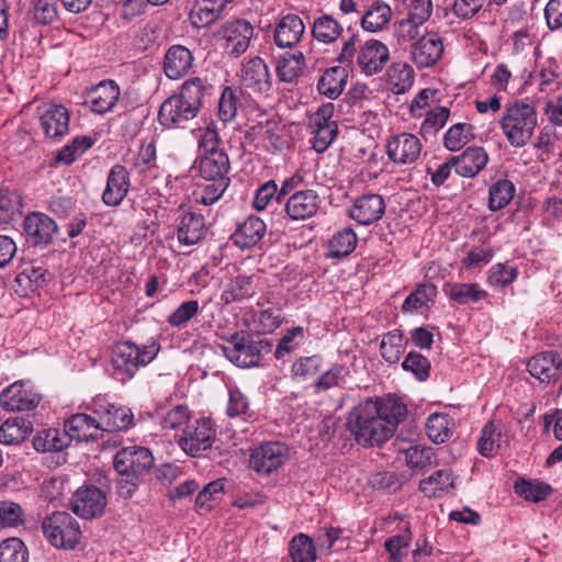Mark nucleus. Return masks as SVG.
<instances>
[{
	"mask_svg": "<svg viewBox=\"0 0 562 562\" xmlns=\"http://www.w3.org/2000/svg\"><path fill=\"white\" fill-rule=\"evenodd\" d=\"M406 414V405L395 396L370 398L349 413L347 426L359 445L379 446L394 435Z\"/></svg>",
	"mask_w": 562,
	"mask_h": 562,
	"instance_id": "obj_1",
	"label": "nucleus"
},
{
	"mask_svg": "<svg viewBox=\"0 0 562 562\" xmlns=\"http://www.w3.org/2000/svg\"><path fill=\"white\" fill-rule=\"evenodd\" d=\"M211 88L212 86L200 77L187 79L177 92L161 103L158 112L159 124L168 130L186 128L188 123L198 116Z\"/></svg>",
	"mask_w": 562,
	"mask_h": 562,
	"instance_id": "obj_2",
	"label": "nucleus"
},
{
	"mask_svg": "<svg viewBox=\"0 0 562 562\" xmlns=\"http://www.w3.org/2000/svg\"><path fill=\"white\" fill-rule=\"evenodd\" d=\"M499 125L513 147L521 148L526 146L538 125V113L535 104L528 99L508 103L505 106Z\"/></svg>",
	"mask_w": 562,
	"mask_h": 562,
	"instance_id": "obj_3",
	"label": "nucleus"
},
{
	"mask_svg": "<svg viewBox=\"0 0 562 562\" xmlns=\"http://www.w3.org/2000/svg\"><path fill=\"white\" fill-rule=\"evenodd\" d=\"M160 345L151 340L138 346L133 341L116 342L111 352V363L116 378L124 382L132 379L140 367L150 363L158 355Z\"/></svg>",
	"mask_w": 562,
	"mask_h": 562,
	"instance_id": "obj_4",
	"label": "nucleus"
},
{
	"mask_svg": "<svg viewBox=\"0 0 562 562\" xmlns=\"http://www.w3.org/2000/svg\"><path fill=\"white\" fill-rule=\"evenodd\" d=\"M225 358L238 368L247 369L259 366L261 352L271 350L267 339L255 340L247 331H237L220 346Z\"/></svg>",
	"mask_w": 562,
	"mask_h": 562,
	"instance_id": "obj_5",
	"label": "nucleus"
},
{
	"mask_svg": "<svg viewBox=\"0 0 562 562\" xmlns=\"http://www.w3.org/2000/svg\"><path fill=\"white\" fill-rule=\"evenodd\" d=\"M42 529L47 541L58 549H74L81 536L77 519L66 512H55L46 517Z\"/></svg>",
	"mask_w": 562,
	"mask_h": 562,
	"instance_id": "obj_6",
	"label": "nucleus"
},
{
	"mask_svg": "<svg viewBox=\"0 0 562 562\" xmlns=\"http://www.w3.org/2000/svg\"><path fill=\"white\" fill-rule=\"evenodd\" d=\"M241 91L255 98L270 95L273 85L272 75L266 61L259 57H251L243 61L239 70Z\"/></svg>",
	"mask_w": 562,
	"mask_h": 562,
	"instance_id": "obj_7",
	"label": "nucleus"
},
{
	"mask_svg": "<svg viewBox=\"0 0 562 562\" xmlns=\"http://www.w3.org/2000/svg\"><path fill=\"white\" fill-rule=\"evenodd\" d=\"M254 35V26L245 19L227 20L215 32V37L222 41V48L233 58L246 53Z\"/></svg>",
	"mask_w": 562,
	"mask_h": 562,
	"instance_id": "obj_8",
	"label": "nucleus"
},
{
	"mask_svg": "<svg viewBox=\"0 0 562 562\" xmlns=\"http://www.w3.org/2000/svg\"><path fill=\"white\" fill-rule=\"evenodd\" d=\"M335 105L331 102L317 108L308 117V128L313 135L312 146L317 153H324L338 135V124L333 120Z\"/></svg>",
	"mask_w": 562,
	"mask_h": 562,
	"instance_id": "obj_9",
	"label": "nucleus"
},
{
	"mask_svg": "<svg viewBox=\"0 0 562 562\" xmlns=\"http://www.w3.org/2000/svg\"><path fill=\"white\" fill-rule=\"evenodd\" d=\"M91 408L99 417L101 431H122L133 426L131 408L111 403L105 395L93 397Z\"/></svg>",
	"mask_w": 562,
	"mask_h": 562,
	"instance_id": "obj_10",
	"label": "nucleus"
},
{
	"mask_svg": "<svg viewBox=\"0 0 562 562\" xmlns=\"http://www.w3.org/2000/svg\"><path fill=\"white\" fill-rule=\"evenodd\" d=\"M216 430L210 418L196 419L183 429L179 437L178 445L191 457H199L210 449L215 440Z\"/></svg>",
	"mask_w": 562,
	"mask_h": 562,
	"instance_id": "obj_11",
	"label": "nucleus"
},
{
	"mask_svg": "<svg viewBox=\"0 0 562 562\" xmlns=\"http://www.w3.org/2000/svg\"><path fill=\"white\" fill-rule=\"evenodd\" d=\"M154 464V457L144 447H126L116 452L113 465L119 475L143 477Z\"/></svg>",
	"mask_w": 562,
	"mask_h": 562,
	"instance_id": "obj_12",
	"label": "nucleus"
},
{
	"mask_svg": "<svg viewBox=\"0 0 562 562\" xmlns=\"http://www.w3.org/2000/svg\"><path fill=\"white\" fill-rule=\"evenodd\" d=\"M289 458V448L280 441H267L250 453L249 465L259 474L277 471Z\"/></svg>",
	"mask_w": 562,
	"mask_h": 562,
	"instance_id": "obj_13",
	"label": "nucleus"
},
{
	"mask_svg": "<svg viewBox=\"0 0 562 562\" xmlns=\"http://www.w3.org/2000/svg\"><path fill=\"white\" fill-rule=\"evenodd\" d=\"M389 60V47L381 41L371 38L359 46L356 68L360 74L371 77L382 72Z\"/></svg>",
	"mask_w": 562,
	"mask_h": 562,
	"instance_id": "obj_14",
	"label": "nucleus"
},
{
	"mask_svg": "<svg viewBox=\"0 0 562 562\" xmlns=\"http://www.w3.org/2000/svg\"><path fill=\"white\" fill-rule=\"evenodd\" d=\"M106 503L105 493L101 488L88 485L76 491L70 505L77 516L83 519H93L104 513Z\"/></svg>",
	"mask_w": 562,
	"mask_h": 562,
	"instance_id": "obj_15",
	"label": "nucleus"
},
{
	"mask_svg": "<svg viewBox=\"0 0 562 562\" xmlns=\"http://www.w3.org/2000/svg\"><path fill=\"white\" fill-rule=\"evenodd\" d=\"M42 396L31 386L18 381L0 393V406L7 412H29L35 409Z\"/></svg>",
	"mask_w": 562,
	"mask_h": 562,
	"instance_id": "obj_16",
	"label": "nucleus"
},
{
	"mask_svg": "<svg viewBox=\"0 0 562 562\" xmlns=\"http://www.w3.org/2000/svg\"><path fill=\"white\" fill-rule=\"evenodd\" d=\"M385 209L386 204L382 195L366 193L353 200L348 215L359 225L369 226L382 218Z\"/></svg>",
	"mask_w": 562,
	"mask_h": 562,
	"instance_id": "obj_17",
	"label": "nucleus"
},
{
	"mask_svg": "<svg viewBox=\"0 0 562 562\" xmlns=\"http://www.w3.org/2000/svg\"><path fill=\"white\" fill-rule=\"evenodd\" d=\"M442 53V38L435 32L422 35L411 46V59L418 68L432 67L441 58Z\"/></svg>",
	"mask_w": 562,
	"mask_h": 562,
	"instance_id": "obj_18",
	"label": "nucleus"
},
{
	"mask_svg": "<svg viewBox=\"0 0 562 562\" xmlns=\"http://www.w3.org/2000/svg\"><path fill=\"white\" fill-rule=\"evenodd\" d=\"M23 229L27 241L37 246H47L53 243L58 226L53 218L41 212L29 214L23 222Z\"/></svg>",
	"mask_w": 562,
	"mask_h": 562,
	"instance_id": "obj_19",
	"label": "nucleus"
},
{
	"mask_svg": "<svg viewBox=\"0 0 562 562\" xmlns=\"http://www.w3.org/2000/svg\"><path fill=\"white\" fill-rule=\"evenodd\" d=\"M527 370L540 383H555L561 374L562 358L552 350L539 352L528 360Z\"/></svg>",
	"mask_w": 562,
	"mask_h": 562,
	"instance_id": "obj_20",
	"label": "nucleus"
},
{
	"mask_svg": "<svg viewBox=\"0 0 562 562\" xmlns=\"http://www.w3.org/2000/svg\"><path fill=\"white\" fill-rule=\"evenodd\" d=\"M319 204L321 198L315 190H299L285 200L284 213L291 221H305L317 213Z\"/></svg>",
	"mask_w": 562,
	"mask_h": 562,
	"instance_id": "obj_21",
	"label": "nucleus"
},
{
	"mask_svg": "<svg viewBox=\"0 0 562 562\" xmlns=\"http://www.w3.org/2000/svg\"><path fill=\"white\" fill-rule=\"evenodd\" d=\"M305 25L302 18L294 13L281 16L273 30V42L279 48H293L302 40Z\"/></svg>",
	"mask_w": 562,
	"mask_h": 562,
	"instance_id": "obj_22",
	"label": "nucleus"
},
{
	"mask_svg": "<svg viewBox=\"0 0 562 562\" xmlns=\"http://www.w3.org/2000/svg\"><path fill=\"white\" fill-rule=\"evenodd\" d=\"M422 150V144L415 135L411 133H401L392 137L386 146L389 158L396 164L415 162Z\"/></svg>",
	"mask_w": 562,
	"mask_h": 562,
	"instance_id": "obj_23",
	"label": "nucleus"
},
{
	"mask_svg": "<svg viewBox=\"0 0 562 562\" xmlns=\"http://www.w3.org/2000/svg\"><path fill=\"white\" fill-rule=\"evenodd\" d=\"M70 114L63 104H49L40 115V125L44 135L59 139L69 131Z\"/></svg>",
	"mask_w": 562,
	"mask_h": 562,
	"instance_id": "obj_24",
	"label": "nucleus"
},
{
	"mask_svg": "<svg viewBox=\"0 0 562 562\" xmlns=\"http://www.w3.org/2000/svg\"><path fill=\"white\" fill-rule=\"evenodd\" d=\"M130 173L122 165H114L106 178V186L102 193V201L108 206L120 205L130 190Z\"/></svg>",
	"mask_w": 562,
	"mask_h": 562,
	"instance_id": "obj_25",
	"label": "nucleus"
},
{
	"mask_svg": "<svg viewBox=\"0 0 562 562\" xmlns=\"http://www.w3.org/2000/svg\"><path fill=\"white\" fill-rule=\"evenodd\" d=\"M193 61V54L188 47L175 44L165 53L162 69L167 78L178 80L190 71Z\"/></svg>",
	"mask_w": 562,
	"mask_h": 562,
	"instance_id": "obj_26",
	"label": "nucleus"
},
{
	"mask_svg": "<svg viewBox=\"0 0 562 562\" xmlns=\"http://www.w3.org/2000/svg\"><path fill=\"white\" fill-rule=\"evenodd\" d=\"M206 234L204 216L196 212H184L178 218L177 238L181 245L192 246Z\"/></svg>",
	"mask_w": 562,
	"mask_h": 562,
	"instance_id": "obj_27",
	"label": "nucleus"
},
{
	"mask_svg": "<svg viewBox=\"0 0 562 562\" xmlns=\"http://www.w3.org/2000/svg\"><path fill=\"white\" fill-rule=\"evenodd\" d=\"M452 158L456 172L463 178L475 177L488 162V155L481 146L469 147Z\"/></svg>",
	"mask_w": 562,
	"mask_h": 562,
	"instance_id": "obj_28",
	"label": "nucleus"
},
{
	"mask_svg": "<svg viewBox=\"0 0 562 562\" xmlns=\"http://www.w3.org/2000/svg\"><path fill=\"white\" fill-rule=\"evenodd\" d=\"M64 426L70 441L72 439L78 441L94 440L101 431L99 417H92L85 413L71 415L65 420Z\"/></svg>",
	"mask_w": 562,
	"mask_h": 562,
	"instance_id": "obj_29",
	"label": "nucleus"
},
{
	"mask_svg": "<svg viewBox=\"0 0 562 562\" xmlns=\"http://www.w3.org/2000/svg\"><path fill=\"white\" fill-rule=\"evenodd\" d=\"M266 231V223L258 216L250 215L237 226L231 239L238 248L248 249L261 241Z\"/></svg>",
	"mask_w": 562,
	"mask_h": 562,
	"instance_id": "obj_30",
	"label": "nucleus"
},
{
	"mask_svg": "<svg viewBox=\"0 0 562 562\" xmlns=\"http://www.w3.org/2000/svg\"><path fill=\"white\" fill-rule=\"evenodd\" d=\"M226 8L223 0H195L189 13V21L195 29L215 23Z\"/></svg>",
	"mask_w": 562,
	"mask_h": 562,
	"instance_id": "obj_31",
	"label": "nucleus"
},
{
	"mask_svg": "<svg viewBox=\"0 0 562 562\" xmlns=\"http://www.w3.org/2000/svg\"><path fill=\"white\" fill-rule=\"evenodd\" d=\"M231 164L225 151H213L200 156L198 170L203 180H229Z\"/></svg>",
	"mask_w": 562,
	"mask_h": 562,
	"instance_id": "obj_32",
	"label": "nucleus"
},
{
	"mask_svg": "<svg viewBox=\"0 0 562 562\" xmlns=\"http://www.w3.org/2000/svg\"><path fill=\"white\" fill-rule=\"evenodd\" d=\"M120 97V87L113 80L98 83L89 93L90 108L98 114L113 109Z\"/></svg>",
	"mask_w": 562,
	"mask_h": 562,
	"instance_id": "obj_33",
	"label": "nucleus"
},
{
	"mask_svg": "<svg viewBox=\"0 0 562 562\" xmlns=\"http://www.w3.org/2000/svg\"><path fill=\"white\" fill-rule=\"evenodd\" d=\"M348 81V71L344 66H334L324 71L317 81V90L330 100L337 99Z\"/></svg>",
	"mask_w": 562,
	"mask_h": 562,
	"instance_id": "obj_34",
	"label": "nucleus"
},
{
	"mask_svg": "<svg viewBox=\"0 0 562 562\" xmlns=\"http://www.w3.org/2000/svg\"><path fill=\"white\" fill-rule=\"evenodd\" d=\"M392 18L391 7L381 1H373L361 16V26L364 31L375 33L384 30Z\"/></svg>",
	"mask_w": 562,
	"mask_h": 562,
	"instance_id": "obj_35",
	"label": "nucleus"
},
{
	"mask_svg": "<svg viewBox=\"0 0 562 562\" xmlns=\"http://www.w3.org/2000/svg\"><path fill=\"white\" fill-rule=\"evenodd\" d=\"M256 289L251 276L238 274L231 278L221 294V301L228 305L254 296Z\"/></svg>",
	"mask_w": 562,
	"mask_h": 562,
	"instance_id": "obj_36",
	"label": "nucleus"
},
{
	"mask_svg": "<svg viewBox=\"0 0 562 562\" xmlns=\"http://www.w3.org/2000/svg\"><path fill=\"white\" fill-rule=\"evenodd\" d=\"M385 76L389 89L395 94L407 92L414 85V70L406 61L393 63Z\"/></svg>",
	"mask_w": 562,
	"mask_h": 562,
	"instance_id": "obj_37",
	"label": "nucleus"
},
{
	"mask_svg": "<svg viewBox=\"0 0 562 562\" xmlns=\"http://www.w3.org/2000/svg\"><path fill=\"white\" fill-rule=\"evenodd\" d=\"M70 445L66 429L48 428L38 431L33 438V447L38 452L61 451Z\"/></svg>",
	"mask_w": 562,
	"mask_h": 562,
	"instance_id": "obj_38",
	"label": "nucleus"
},
{
	"mask_svg": "<svg viewBox=\"0 0 562 562\" xmlns=\"http://www.w3.org/2000/svg\"><path fill=\"white\" fill-rule=\"evenodd\" d=\"M305 66V57L303 53L284 54L279 57L276 67V74L280 81L293 83L302 74Z\"/></svg>",
	"mask_w": 562,
	"mask_h": 562,
	"instance_id": "obj_39",
	"label": "nucleus"
},
{
	"mask_svg": "<svg viewBox=\"0 0 562 562\" xmlns=\"http://www.w3.org/2000/svg\"><path fill=\"white\" fill-rule=\"evenodd\" d=\"M342 25L329 14L316 18L312 25V36L319 43L333 44L342 34Z\"/></svg>",
	"mask_w": 562,
	"mask_h": 562,
	"instance_id": "obj_40",
	"label": "nucleus"
},
{
	"mask_svg": "<svg viewBox=\"0 0 562 562\" xmlns=\"http://www.w3.org/2000/svg\"><path fill=\"white\" fill-rule=\"evenodd\" d=\"M450 300L460 305L476 303L487 297V292L477 283H450L445 286Z\"/></svg>",
	"mask_w": 562,
	"mask_h": 562,
	"instance_id": "obj_41",
	"label": "nucleus"
},
{
	"mask_svg": "<svg viewBox=\"0 0 562 562\" xmlns=\"http://www.w3.org/2000/svg\"><path fill=\"white\" fill-rule=\"evenodd\" d=\"M506 441L503 426L488 422L482 429L477 440V450L483 457H492L497 448Z\"/></svg>",
	"mask_w": 562,
	"mask_h": 562,
	"instance_id": "obj_42",
	"label": "nucleus"
},
{
	"mask_svg": "<svg viewBox=\"0 0 562 562\" xmlns=\"http://www.w3.org/2000/svg\"><path fill=\"white\" fill-rule=\"evenodd\" d=\"M514 492L528 502L539 503L552 493V487L544 482L520 477L514 484Z\"/></svg>",
	"mask_w": 562,
	"mask_h": 562,
	"instance_id": "obj_43",
	"label": "nucleus"
},
{
	"mask_svg": "<svg viewBox=\"0 0 562 562\" xmlns=\"http://www.w3.org/2000/svg\"><path fill=\"white\" fill-rule=\"evenodd\" d=\"M31 431V422L23 418H9L0 426V443L19 445Z\"/></svg>",
	"mask_w": 562,
	"mask_h": 562,
	"instance_id": "obj_44",
	"label": "nucleus"
},
{
	"mask_svg": "<svg viewBox=\"0 0 562 562\" xmlns=\"http://www.w3.org/2000/svg\"><path fill=\"white\" fill-rule=\"evenodd\" d=\"M453 476L450 470H438L419 482V490L428 497L439 496L440 493L453 488Z\"/></svg>",
	"mask_w": 562,
	"mask_h": 562,
	"instance_id": "obj_45",
	"label": "nucleus"
},
{
	"mask_svg": "<svg viewBox=\"0 0 562 562\" xmlns=\"http://www.w3.org/2000/svg\"><path fill=\"white\" fill-rule=\"evenodd\" d=\"M349 375L350 370L346 364L333 363L328 370L323 372L315 380L313 387L316 393L325 392L334 387H341Z\"/></svg>",
	"mask_w": 562,
	"mask_h": 562,
	"instance_id": "obj_46",
	"label": "nucleus"
},
{
	"mask_svg": "<svg viewBox=\"0 0 562 562\" xmlns=\"http://www.w3.org/2000/svg\"><path fill=\"white\" fill-rule=\"evenodd\" d=\"M231 180H204L193 192L194 201L203 205L217 202L229 186Z\"/></svg>",
	"mask_w": 562,
	"mask_h": 562,
	"instance_id": "obj_47",
	"label": "nucleus"
},
{
	"mask_svg": "<svg viewBox=\"0 0 562 562\" xmlns=\"http://www.w3.org/2000/svg\"><path fill=\"white\" fill-rule=\"evenodd\" d=\"M357 243V235L351 227L338 231L329 240V257L342 258L350 255L356 249Z\"/></svg>",
	"mask_w": 562,
	"mask_h": 562,
	"instance_id": "obj_48",
	"label": "nucleus"
},
{
	"mask_svg": "<svg viewBox=\"0 0 562 562\" xmlns=\"http://www.w3.org/2000/svg\"><path fill=\"white\" fill-rule=\"evenodd\" d=\"M452 419L446 413H434L426 422V434L435 443H442L451 436Z\"/></svg>",
	"mask_w": 562,
	"mask_h": 562,
	"instance_id": "obj_49",
	"label": "nucleus"
},
{
	"mask_svg": "<svg viewBox=\"0 0 562 562\" xmlns=\"http://www.w3.org/2000/svg\"><path fill=\"white\" fill-rule=\"evenodd\" d=\"M474 127L469 123H457L443 135V145L450 151L460 150L474 138Z\"/></svg>",
	"mask_w": 562,
	"mask_h": 562,
	"instance_id": "obj_50",
	"label": "nucleus"
},
{
	"mask_svg": "<svg viewBox=\"0 0 562 562\" xmlns=\"http://www.w3.org/2000/svg\"><path fill=\"white\" fill-rule=\"evenodd\" d=\"M516 188L510 180L502 179L493 183L488 191V207L498 211L508 205L515 195Z\"/></svg>",
	"mask_w": 562,
	"mask_h": 562,
	"instance_id": "obj_51",
	"label": "nucleus"
},
{
	"mask_svg": "<svg viewBox=\"0 0 562 562\" xmlns=\"http://www.w3.org/2000/svg\"><path fill=\"white\" fill-rule=\"evenodd\" d=\"M405 340L401 330L394 329L385 334L380 344L382 358L389 363H396L405 350Z\"/></svg>",
	"mask_w": 562,
	"mask_h": 562,
	"instance_id": "obj_52",
	"label": "nucleus"
},
{
	"mask_svg": "<svg viewBox=\"0 0 562 562\" xmlns=\"http://www.w3.org/2000/svg\"><path fill=\"white\" fill-rule=\"evenodd\" d=\"M289 553L293 562H315L316 549L311 537L299 533L289 544Z\"/></svg>",
	"mask_w": 562,
	"mask_h": 562,
	"instance_id": "obj_53",
	"label": "nucleus"
},
{
	"mask_svg": "<svg viewBox=\"0 0 562 562\" xmlns=\"http://www.w3.org/2000/svg\"><path fill=\"white\" fill-rule=\"evenodd\" d=\"M94 139L87 135L77 136L71 143L64 146L57 154L56 162L71 165L77 158L82 156L92 145Z\"/></svg>",
	"mask_w": 562,
	"mask_h": 562,
	"instance_id": "obj_54",
	"label": "nucleus"
},
{
	"mask_svg": "<svg viewBox=\"0 0 562 562\" xmlns=\"http://www.w3.org/2000/svg\"><path fill=\"white\" fill-rule=\"evenodd\" d=\"M405 461L409 469L425 471L437 464L431 448L412 446L405 451Z\"/></svg>",
	"mask_w": 562,
	"mask_h": 562,
	"instance_id": "obj_55",
	"label": "nucleus"
},
{
	"mask_svg": "<svg viewBox=\"0 0 562 562\" xmlns=\"http://www.w3.org/2000/svg\"><path fill=\"white\" fill-rule=\"evenodd\" d=\"M450 110L446 106H436L426 113L420 125V134L424 138L435 136L447 123Z\"/></svg>",
	"mask_w": 562,
	"mask_h": 562,
	"instance_id": "obj_56",
	"label": "nucleus"
},
{
	"mask_svg": "<svg viewBox=\"0 0 562 562\" xmlns=\"http://www.w3.org/2000/svg\"><path fill=\"white\" fill-rule=\"evenodd\" d=\"M437 295V288L431 283H422L413 291L402 305L403 312H414L427 305Z\"/></svg>",
	"mask_w": 562,
	"mask_h": 562,
	"instance_id": "obj_57",
	"label": "nucleus"
},
{
	"mask_svg": "<svg viewBox=\"0 0 562 562\" xmlns=\"http://www.w3.org/2000/svg\"><path fill=\"white\" fill-rule=\"evenodd\" d=\"M304 337L305 329L302 326L286 329L274 350V357L281 360L290 356L299 348Z\"/></svg>",
	"mask_w": 562,
	"mask_h": 562,
	"instance_id": "obj_58",
	"label": "nucleus"
},
{
	"mask_svg": "<svg viewBox=\"0 0 562 562\" xmlns=\"http://www.w3.org/2000/svg\"><path fill=\"white\" fill-rule=\"evenodd\" d=\"M22 198L13 190L0 188V222L9 223L21 214Z\"/></svg>",
	"mask_w": 562,
	"mask_h": 562,
	"instance_id": "obj_59",
	"label": "nucleus"
},
{
	"mask_svg": "<svg viewBox=\"0 0 562 562\" xmlns=\"http://www.w3.org/2000/svg\"><path fill=\"white\" fill-rule=\"evenodd\" d=\"M29 551L19 538H8L0 543V562H27Z\"/></svg>",
	"mask_w": 562,
	"mask_h": 562,
	"instance_id": "obj_60",
	"label": "nucleus"
},
{
	"mask_svg": "<svg viewBox=\"0 0 562 562\" xmlns=\"http://www.w3.org/2000/svg\"><path fill=\"white\" fill-rule=\"evenodd\" d=\"M322 357L318 355L300 357L291 366V376L296 381H305L321 368Z\"/></svg>",
	"mask_w": 562,
	"mask_h": 562,
	"instance_id": "obj_61",
	"label": "nucleus"
},
{
	"mask_svg": "<svg viewBox=\"0 0 562 562\" xmlns=\"http://www.w3.org/2000/svg\"><path fill=\"white\" fill-rule=\"evenodd\" d=\"M200 305L196 300L182 302L168 317L167 322L171 327L183 328L198 315Z\"/></svg>",
	"mask_w": 562,
	"mask_h": 562,
	"instance_id": "obj_62",
	"label": "nucleus"
},
{
	"mask_svg": "<svg viewBox=\"0 0 562 562\" xmlns=\"http://www.w3.org/2000/svg\"><path fill=\"white\" fill-rule=\"evenodd\" d=\"M224 485L223 480H215L206 484L195 498V510L199 514L210 512L213 508L212 502L224 491Z\"/></svg>",
	"mask_w": 562,
	"mask_h": 562,
	"instance_id": "obj_63",
	"label": "nucleus"
},
{
	"mask_svg": "<svg viewBox=\"0 0 562 562\" xmlns=\"http://www.w3.org/2000/svg\"><path fill=\"white\" fill-rule=\"evenodd\" d=\"M403 370L412 372L418 381L429 378L430 361L418 352L411 351L402 362Z\"/></svg>",
	"mask_w": 562,
	"mask_h": 562,
	"instance_id": "obj_64",
	"label": "nucleus"
}]
</instances>
